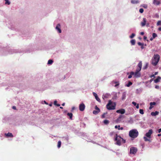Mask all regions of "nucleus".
<instances>
[{"instance_id": "nucleus-56", "label": "nucleus", "mask_w": 161, "mask_h": 161, "mask_svg": "<svg viewBox=\"0 0 161 161\" xmlns=\"http://www.w3.org/2000/svg\"><path fill=\"white\" fill-rule=\"evenodd\" d=\"M52 103L50 104H49V106H51H51H52Z\"/></svg>"}, {"instance_id": "nucleus-61", "label": "nucleus", "mask_w": 161, "mask_h": 161, "mask_svg": "<svg viewBox=\"0 0 161 161\" xmlns=\"http://www.w3.org/2000/svg\"><path fill=\"white\" fill-rule=\"evenodd\" d=\"M60 108H61V109H63V108L62 107H60Z\"/></svg>"}, {"instance_id": "nucleus-3", "label": "nucleus", "mask_w": 161, "mask_h": 161, "mask_svg": "<svg viewBox=\"0 0 161 161\" xmlns=\"http://www.w3.org/2000/svg\"><path fill=\"white\" fill-rule=\"evenodd\" d=\"M116 104L111 100H109L108 103L106 105V107L108 110H113L115 109Z\"/></svg>"}, {"instance_id": "nucleus-7", "label": "nucleus", "mask_w": 161, "mask_h": 161, "mask_svg": "<svg viewBox=\"0 0 161 161\" xmlns=\"http://www.w3.org/2000/svg\"><path fill=\"white\" fill-rule=\"evenodd\" d=\"M137 151V149L136 147H131L130 148V154H135L136 153Z\"/></svg>"}, {"instance_id": "nucleus-59", "label": "nucleus", "mask_w": 161, "mask_h": 161, "mask_svg": "<svg viewBox=\"0 0 161 161\" xmlns=\"http://www.w3.org/2000/svg\"><path fill=\"white\" fill-rule=\"evenodd\" d=\"M154 75H152L151 77H154Z\"/></svg>"}, {"instance_id": "nucleus-53", "label": "nucleus", "mask_w": 161, "mask_h": 161, "mask_svg": "<svg viewBox=\"0 0 161 161\" xmlns=\"http://www.w3.org/2000/svg\"><path fill=\"white\" fill-rule=\"evenodd\" d=\"M44 103H45V104H47H47H48V103H47V102H46V101H44Z\"/></svg>"}, {"instance_id": "nucleus-38", "label": "nucleus", "mask_w": 161, "mask_h": 161, "mask_svg": "<svg viewBox=\"0 0 161 161\" xmlns=\"http://www.w3.org/2000/svg\"><path fill=\"white\" fill-rule=\"evenodd\" d=\"M138 45H139V46H142V47H141L142 48H142H143V47H142V46H143V44H142V43H141V42H138Z\"/></svg>"}, {"instance_id": "nucleus-21", "label": "nucleus", "mask_w": 161, "mask_h": 161, "mask_svg": "<svg viewBox=\"0 0 161 161\" xmlns=\"http://www.w3.org/2000/svg\"><path fill=\"white\" fill-rule=\"evenodd\" d=\"M131 2L132 4H136L139 3V1L138 0H132Z\"/></svg>"}, {"instance_id": "nucleus-50", "label": "nucleus", "mask_w": 161, "mask_h": 161, "mask_svg": "<svg viewBox=\"0 0 161 161\" xmlns=\"http://www.w3.org/2000/svg\"><path fill=\"white\" fill-rule=\"evenodd\" d=\"M140 34H141V35H143L144 34V33L143 32H141Z\"/></svg>"}, {"instance_id": "nucleus-43", "label": "nucleus", "mask_w": 161, "mask_h": 161, "mask_svg": "<svg viewBox=\"0 0 161 161\" xmlns=\"http://www.w3.org/2000/svg\"><path fill=\"white\" fill-rule=\"evenodd\" d=\"M132 104L134 105V106H136V105L137 104L136 103L134 102H132Z\"/></svg>"}, {"instance_id": "nucleus-1", "label": "nucleus", "mask_w": 161, "mask_h": 161, "mask_svg": "<svg viewBox=\"0 0 161 161\" xmlns=\"http://www.w3.org/2000/svg\"><path fill=\"white\" fill-rule=\"evenodd\" d=\"M115 141H116V144L119 146L121 145V142H122L123 143H125V140L123 139L120 136H118L117 134H116V135Z\"/></svg>"}, {"instance_id": "nucleus-48", "label": "nucleus", "mask_w": 161, "mask_h": 161, "mask_svg": "<svg viewBox=\"0 0 161 161\" xmlns=\"http://www.w3.org/2000/svg\"><path fill=\"white\" fill-rule=\"evenodd\" d=\"M75 109V107H72V110H74Z\"/></svg>"}, {"instance_id": "nucleus-45", "label": "nucleus", "mask_w": 161, "mask_h": 161, "mask_svg": "<svg viewBox=\"0 0 161 161\" xmlns=\"http://www.w3.org/2000/svg\"><path fill=\"white\" fill-rule=\"evenodd\" d=\"M155 88L156 89H158L159 88V86H158L156 85L155 86Z\"/></svg>"}, {"instance_id": "nucleus-19", "label": "nucleus", "mask_w": 161, "mask_h": 161, "mask_svg": "<svg viewBox=\"0 0 161 161\" xmlns=\"http://www.w3.org/2000/svg\"><path fill=\"white\" fill-rule=\"evenodd\" d=\"M115 129H117L118 130H123V127H120V125H115L114 127Z\"/></svg>"}, {"instance_id": "nucleus-12", "label": "nucleus", "mask_w": 161, "mask_h": 161, "mask_svg": "<svg viewBox=\"0 0 161 161\" xmlns=\"http://www.w3.org/2000/svg\"><path fill=\"white\" fill-rule=\"evenodd\" d=\"M116 112L117 113H120L121 114H123L125 113V110L124 109H121L117 110Z\"/></svg>"}, {"instance_id": "nucleus-14", "label": "nucleus", "mask_w": 161, "mask_h": 161, "mask_svg": "<svg viewBox=\"0 0 161 161\" xmlns=\"http://www.w3.org/2000/svg\"><path fill=\"white\" fill-rule=\"evenodd\" d=\"M5 135L6 136V137H13V135L11 133L8 132V133L6 134L5 133Z\"/></svg>"}, {"instance_id": "nucleus-49", "label": "nucleus", "mask_w": 161, "mask_h": 161, "mask_svg": "<svg viewBox=\"0 0 161 161\" xmlns=\"http://www.w3.org/2000/svg\"><path fill=\"white\" fill-rule=\"evenodd\" d=\"M146 25L147 26H149V24L148 23H146Z\"/></svg>"}, {"instance_id": "nucleus-24", "label": "nucleus", "mask_w": 161, "mask_h": 161, "mask_svg": "<svg viewBox=\"0 0 161 161\" xmlns=\"http://www.w3.org/2000/svg\"><path fill=\"white\" fill-rule=\"evenodd\" d=\"M67 115L69 117L70 119H72V116H73V114H72V113H67Z\"/></svg>"}, {"instance_id": "nucleus-37", "label": "nucleus", "mask_w": 161, "mask_h": 161, "mask_svg": "<svg viewBox=\"0 0 161 161\" xmlns=\"http://www.w3.org/2000/svg\"><path fill=\"white\" fill-rule=\"evenodd\" d=\"M152 36H153V38H155V37H157V34H156V33H153V35H152Z\"/></svg>"}, {"instance_id": "nucleus-54", "label": "nucleus", "mask_w": 161, "mask_h": 161, "mask_svg": "<svg viewBox=\"0 0 161 161\" xmlns=\"http://www.w3.org/2000/svg\"><path fill=\"white\" fill-rule=\"evenodd\" d=\"M158 73V72H155V73L154 75H157Z\"/></svg>"}, {"instance_id": "nucleus-51", "label": "nucleus", "mask_w": 161, "mask_h": 161, "mask_svg": "<svg viewBox=\"0 0 161 161\" xmlns=\"http://www.w3.org/2000/svg\"><path fill=\"white\" fill-rule=\"evenodd\" d=\"M147 37H146V36H144V40H146V39H147Z\"/></svg>"}, {"instance_id": "nucleus-16", "label": "nucleus", "mask_w": 161, "mask_h": 161, "mask_svg": "<svg viewBox=\"0 0 161 161\" xmlns=\"http://www.w3.org/2000/svg\"><path fill=\"white\" fill-rule=\"evenodd\" d=\"M138 67H139V69H137L138 70V71H140L141 70L142 67V63L141 62H140L138 65Z\"/></svg>"}, {"instance_id": "nucleus-57", "label": "nucleus", "mask_w": 161, "mask_h": 161, "mask_svg": "<svg viewBox=\"0 0 161 161\" xmlns=\"http://www.w3.org/2000/svg\"><path fill=\"white\" fill-rule=\"evenodd\" d=\"M130 131H136V130H130Z\"/></svg>"}, {"instance_id": "nucleus-20", "label": "nucleus", "mask_w": 161, "mask_h": 161, "mask_svg": "<svg viewBox=\"0 0 161 161\" xmlns=\"http://www.w3.org/2000/svg\"><path fill=\"white\" fill-rule=\"evenodd\" d=\"M158 111H155V112H152L151 113V115L152 116H155L158 114Z\"/></svg>"}, {"instance_id": "nucleus-33", "label": "nucleus", "mask_w": 161, "mask_h": 161, "mask_svg": "<svg viewBox=\"0 0 161 161\" xmlns=\"http://www.w3.org/2000/svg\"><path fill=\"white\" fill-rule=\"evenodd\" d=\"M154 17L155 18H158L159 17V15L157 13L156 14L154 15Z\"/></svg>"}, {"instance_id": "nucleus-44", "label": "nucleus", "mask_w": 161, "mask_h": 161, "mask_svg": "<svg viewBox=\"0 0 161 161\" xmlns=\"http://www.w3.org/2000/svg\"><path fill=\"white\" fill-rule=\"evenodd\" d=\"M136 108L137 109L139 108V104H137L136 105Z\"/></svg>"}, {"instance_id": "nucleus-27", "label": "nucleus", "mask_w": 161, "mask_h": 161, "mask_svg": "<svg viewBox=\"0 0 161 161\" xmlns=\"http://www.w3.org/2000/svg\"><path fill=\"white\" fill-rule=\"evenodd\" d=\"M130 42L132 45H134L135 44L136 41L135 40L133 39L130 41Z\"/></svg>"}, {"instance_id": "nucleus-47", "label": "nucleus", "mask_w": 161, "mask_h": 161, "mask_svg": "<svg viewBox=\"0 0 161 161\" xmlns=\"http://www.w3.org/2000/svg\"><path fill=\"white\" fill-rule=\"evenodd\" d=\"M158 30L159 31H161V27H159V28H158Z\"/></svg>"}, {"instance_id": "nucleus-26", "label": "nucleus", "mask_w": 161, "mask_h": 161, "mask_svg": "<svg viewBox=\"0 0 161 161\" xmlns=\"http://www.w3.org/2000/svg\"><path fill=\"white\" fill-rule=\"evenodd\" d=\"M57 103V102L56 100L54 101V104L58 107H59L60 106V105L59 104H58Z\"/></svg>"}, {"instance_id": "nucleus-23", "label": "nucleus", "mask_w": 161, "mask_h": 161, "mask_svg": "<svg viewBox=\"0 0 161 161\" xmlns=\"http://www.w3.org/2000/svg\"><path fill=\"white\" fill-rule=\"evenodd\" d=\"M134 75V72H131L130 73V75L128 76V78L130 79L132 77V75Z\"/></svg>"}, {"instance_id": "nucleus-22", "label": "nucleus", "mask_w": 161, "mask_h": 161, "mask_svg": "<svg viewBox=\"0 0 161 161\" xmlns=\"http://www.w3.org/2000/svg\"><path fill=\"white\" fill-rule=\"evenodd\" d=\"M53 61L52 60L49 59L48 60L47 64L48 65H51L53 64Z\"/></svg>"}, {"instance_id": "nucleus-41", "label": "nucleus", "mask_w": 161, "mask_h": 161, "mask_svg": "<svg viewBox=\"0 0 161 161\" xmlns=\"http://www.w3.org/2000/svg\"><path fill=\"white\" fill-rule=\"evenodd\" d=\"M107 97V96L106 95H103V99H105Z\"/></svg>"}, {"instance_id": "nucleus-64", "label": "nucleus", "mask_w": 161, "mask_h": 161, "mask_svg": "<svg viewBox=\"0 0 161 161\" xmlns=\"http://www.w3.org/2000/svg\"><path fill=\"white\" fill-rule=\"evenodd\" d=\"M119 85V84L116 85H115V86H117V85Z\"/></svg>"}, {"instance_id": "nucleus-9", "label": "nucleus", "mask_w": 161, "mask_h": 161, "mask_svg": "<svg viewBox=\"0 0 161 161\" xmlns=\"http://www.w3.org/2000/svg\"><path fill=\"white\" fill-rule=\"evenodd\" d=\"M138 71V70L136 69V71L135 73L134 72V77L136 78L139 77L141 76V74Z\"/></svg>"}, {"instance_id": "nucleus-5", "label": "nucleus", "mask_w": 161, "mask_h": 161, "mask_svg": "<svg viewBox=\"0 0 161 161\" xmlns=\"http://www.w3.org/2000/svg\"><path fill=\"white\" fill-rule=\"evenodd\" d=\"M129 135L131 138H136L138 135V131H130Z\"/></svg>"}, {"instance_id": "nucleus-40", "label": "nucleus", "mask_w": 161, "mask_h": 161, "mask_svg": "<svg viewBox=\"0 0 161 161\" xmlns=\"http://www.w3.org/2000/svg\"><path fill=\"white\" fill-rule=\"evenodd\" d=\"M143 11L144 10L142 8H140L139 9V12L141 13H142L143 12Z\"/></svg>"}, {"instance_id": "nucleus-30", "label": "nucleus", "mask_w": 161, "mask_h": 161, "mask_svg": "<svg viewBox=\"0 0 161 161\" xmlns=\"http://www.w3.org/2000/svg\"><path fill=\"white\" fill-rule=\"evenodd\" d=\"M109 123V121L108 120H105L103 121V123L105 125L108 124Z\"/></svg>"}, {"instance_id": "nucleus-11", "label": "nucleus", "mask_w": 161, "mask_h": 161, "mask_svg": "<svg viewBox=\"0 0 161 161\" xmlns=\"http://www.w3.org/2000/svg\"><path fill=\"white\" fill-rule=\"evenodd\" d=\"M147 20L146 18H143V21L141 22V25L143 27L145 26L146 24Z\"/></svg>"}, {"instance_id": "nucleus-58", "label": "nucleus", "mask_w": 161, "mask_h": 161, "mask_svg": "<svg viewBox=\"0 0 161 161\" xmlns=\"http://www.w3.org/2000/svg\"><path fill=\"white\" fill-rule=\"evenodd\" d=\"M158 136H161V134H158Z\"/></svg>"}, {"instance_id": "nucleus-25", "label": "nucleus", "mask_w": 161, "mask_h": 161, "mask_svg": "<svg viewBox=\"0 0 161 161\" xmlns=\"http://www.w3.org/2000/svg\"><path fill=\"white\" fill-rule=\"evenodd\" d=\"M61 142L60 141H58V145H57V147L58 148H59L61 146Z\"/></svg>"}, {"instance_id": "nucleus-2", "label": "nucleus", "mask_w": 161, "mask_h": 161, "mask_svg": "<svg viewBox=\"0 0 161 161\" xmlns=\"http://www.w3.org/2000/svg\"><path fill=\"white\" fill-rule=\"evenodd\" d=\"M160 59V56L158 54H155L154 55L152 60V64L154 66L157 65L158 62Z\"/></svg>"}, {"instance_id": "nucleus-36", "label": "nucleus", "mask_w": 161, "mask_h": 161, "mask_svg": "<svg viewBox=\"0 0 161 161\" xmlns=\"http://www.w3.org/2000/svg\"><path fill=\"white\" fill-rule=\"evenodd\" d=\"M135 36V34L134 33H132L131 36H130V38H133Z\"/></svg>"}, {"instance_id": "nucleus-29", "label": "nucleus", "mask_w": 161, "mask_h": 161, "mask_svg": "<svg viewBox=\"0 0 161 161\" xmlns=\"http://www.w3.org/2000/svg\"><path fill=\"white\" fill-rule=\"evenodd\" d=\"M132 83L131 82L129 81L128 84L126 85V86L127 87H129L130 86L132 85Z\"/></svg>"}, {"instance_id": "nucleus-17", "label": "nucleus", "mask_w": 161, "mask_h": 161, "mask_svg": "<svg viewBox=\"0 0 161 161\" xmlns=\"http://www.w3.org/2000/svg\"><path fill=\"white\" fill-rule=\"evenodd\" d=\"M156 104V103L154 102H151L150 103V107H149V109H151L153 108V105H155Z\"/></svg>"}, {"instance_id": "nucleus-52", "label": "nucleus", "mask_w": 161, "mask_h": 161, "mask_svg": "<svg viewBox=\"0 0 161 161\" xmlns=\"http://www.w3.org/2000/svg\"><path fill=\"white\" fill-rule=\"evenodd\" d=\"M13 108L14 109H16V107L15 106H13Z\"/></svg>"}, {"instance_id": "nucleus-60", "label": "nucleus", "mask_w": 161, "mask_h": 161, "mask_svg": "<svg viewBox=\"0 0 161 161\" xmlns=\"http://www.w3.org/2000/svg\"><path fill=\"white\" fill-rule=\"evenodd\" d=\"M158 131H161V128L159 129Z\"/></svg>"}, {"instance_id": "nucleus-55", "label": "nucleus", "mask_w": 161, "mask_h": 161, "mask_svg": "<svg viewBox=\"0 0 161 161\" xmlns=\"http://www.w3.org/2000/svg\"><path fill=\"white\" fill-rule=\"evenodd\" d=\"M62 106H64L65 105V103H63L62 104Z\"/></svg>"}, {"instance_id": "nucleus-39", "label": "nucleus", "mask_w": 161, "mask_h": 161, "mask_svg": "<svg viewBox=\"0 0 161 161\" xmlns=\"http://www.w3.org/2000/svg\"><path fill=\"white\" fill-rule=\"evenodd\" d=\"M95 109L96 110H97L98 111H100V109L99 108H98L97 106H96L95 107Z\"/></svg>"}, {"instance_id": "nucleus-10", "label": "nucleus", "mask_w": 161, "mask_h": 161, "mask_svg": "<svg viewBox=\"0 0 161 161\" xmlns=\"http://www.w3.org/2000/svg\"><path fill=\"white\" fill-rule=\"evenodd\" d=\"M153 3L155 5H159L161 3V1L158 0H153Z\"/></svg>"}, {"instance_id": "nucleus-18", "label": "nucleus", "mask_w": 161, "mask_h": 161, "mask_svg": "<svg viewBox=\"0 0 161 161\" xmlns=\"http://www.w3.org/2000/svg\"><path fill=\"white\" fill-rule=\"evenodd\" d=\"M161 79L160 76H158L157 78L154 80L155 83H157L159 82Z\"/></svg>"}, {"instance_id": "nucleus-63", "label": "nucleus", "mask_w": 161, "mask_h": 161, "mask_svg": "<svg viewBox=\"0 0 161 161\" xmlns=\"http://www.w3.org/2000/svg\"><path fill=\"white\" fill-rule=\"evenodd\" d=\"M121 117H122V115H120V116H119V118H121Z\"/></svg>"}, {"instance_id": "nucleus-13", "label": "nucleus", "mask_w": 161, "mask_h": 161, "mask_svg": "<svg viewBox=\"0 0 161 161\" xmlns=\"http://www.w3.org/2000/svg\"><path fill=\"white\" fill-rule=\"evenodd\" d=\"M93 94L94 96L95 97V98L96 100L99 102H100V98L99 97H98L97 94L95 92H93Z\"/></svg>"}, {"instance_id": "nucleus-34", "label": "nucleus", "mask_w": 161, "mask_h": 161, "mask_svg": "<svg viewBox=\"0 0 161 161\" xmlns=\"http://www.w3.org/2000/svg\"><path fill=\"white\" fill-rule=\"evenodd\" d=\"M139 112L140 113L142 114H144V111H143V110L142 109H140V110H139Z\"/></svg>"}, {"instance_id": "nucleus-31", "label": "nucleus", "mask_w": 161, "mask_h": 161, "mask_svg": "<svg viewBox=\"0 0 161 161\" xmlns=\"http://www.w3.org/2000/svg\"><path fill=\"white\" fill-rule=\"evenodd\" d=\"M99 111H98L97 110H94L93 112V114H97L99 113Z\"/></svg>"}, {"instance_id": "nucleus-46", "label": "nucleus", "mask_w": 161, "mask_h": 161, "mask_svg": "<svg viewBox=\"0 0 161 161\" xmlns=\"http://www.w3.org/2000/svg\"><path fill=\"white\" fill-rule=\"evenodd\" d=\"M148 65V64L147 63V64H146V67H144V69H146V68H147V66Z\"/></svg>"}, {"instance_id": "nucleus-28", "label": "nucleus", "mask_w": 161, "mask_h": 161, "mask_svg": "<svg viewBox=\"0 0 161 161\" xmlns=\"http://www.w3.org/2000/svg\"><path fill=\"white\" fill-rule=\"evenodd\" d=\"M5 4L9 5L10 4V2L9 1V0H5Z\"/></svg>"}, {"instance_id": "nucleus-42", "label": "nucleus", "mask_w": 161, "mask_h": 161, "mask_svg": "<svg viewBox=\"0 0 161 161\" xmlns=\"http://www.w3.org/2000/svg\"><path fill=\"white\" fill-rule=\"evenodd\" d=\"M106 114V113H104L102 115V118H105V115Z\"/></svg>"}, {"instance_id": "nucleus-35", "label": "nucleus", "mask_w": 161, "mask_h": 161, "mask_svg": "<svg viewBox=\"0 0 161 161\" xmlns=\"http://www.w3.org/2000/svg\"><path fill=\"white\" fill-rule=\"evenodd\" d=\"M142 6L145 8H147V4H145L142 5Z\"/></svg>"}, {"instance_id": "nucleus-32", "label": "nucleus", "mask_w": 161, "mask_h": 161, "mask_svg": "<svg viewBox=\"0 0 161 161\" xmlns=\"http://www.w3.org/2000/svg\"><path fill=\"white\" fill-rule=\"evenodd\" d=\"M157 26L161 25V21L159 20L158 21L157 23Z\"/></svg>"}, {"instance_id": "nucleus-4", "label": "nucleus", "mask_w": 161, "mask_h": 161, "mask_svg": "<svg viewBox=\"0 0 161 161\" xmlns=\"http://www.w3.org/2000/svg\"><path fill=\"white\" fill-rule=\"evenodd\" d=\"M153 131H148L146 134L145 136L146 137L144 136L143 137L145 141H148L149 142H151L150 139L151 138V135Z\"/></svg>"}, {"instance_id": "nucleus-15", "label": "nucleus", "mask_w": 161, "mask_h": 161, "mask_svg": "<svg viewBox=\"0 0 161 161\" xmlns=\"http://www.w3.org/2000/svg\"><path fill=\"white\" fill-rule=\"evenodd\" d=\"M126 96V92H125L122 93L121 99L122 100H124L125 99Z\"/></svg>"}, {"instance_id": "nucleus-62", "label": "nucleus", "mask_w": 161, "mask_h": 161, "mask_svg": "<svg viewBox=\"0 0 161 161\" xmlns=\"http://www.w3.org/2000/svg\"><path fill=\"white\" fill-rule=\"evenodd\" d=\"M150 40H151V41H152L153 40V38H151L150 39Z\"/></svg>"}, {"instance_id": "nucleus-8", "label": "nucleus", "mask_w": 161, "mask_h": 161, "mask_svg": "<svg viewBox=\"0 0 161 161\" xmlns=\"http://www.w3.org/2000/svg\"><path fill=\"white\" fill-rule=\"evenodd\" d=\"M85 106L83 103H81L79 105V108L80 111H83L85 110Z\"/></svg>"}, {"instance_id": "nucleus-6", "label": "nucleus", "mask_w": 161, "mask_h": 161, "mask_svg": "<svg viewBox=\"0 0 161 161\" xmlns=\"http://www.w3.org/2000/svg\"><path fill=\"white\" fill-rule=\"evenodd\" d=\"M55 29L58 33H60L62 32V31L61 29V25L60 24H58L57 25Z\"/></svg>"}]
</instances>
